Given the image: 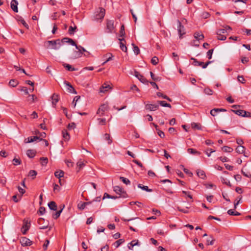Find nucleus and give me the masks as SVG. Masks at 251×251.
I'll return each instance as SVG.
<instances>
[{
	"label": "nucleus",
	"instance_id": "72a5a7b5",
	"mask_svg": "<svg viewBox=\"0 0 251 251\" xmlns=\"http://www.w3.org/2000/svg\"><path fill=\"white\" fill-rule=\"evenodd\" d=\"M197 174L199 177L203 179H205V178L206 177L205 174L203 170H198Z\"/></svg>",
	"mask_w": 251,
	"mask_h": 251
},
{
	"label": "nucleus",
	"instance_id": "bf43d9fd",
	"mask_svg": "<svg viewBox=\"0 0 251 251\" xmlns=\"http://www.w3.org/2000/svg\"><path fill=\"white\" fill-rule=\"evenodd\" d=\"M13 164L14 165H20L21 164V161L19 158H14L13 159Z\"/></svg>",
	"mask_w": 251,
	"mask_h": 251
},
{
	"label": "nucleus",
	"instance_id": "c03bdc74",
	"mask_svg": "<svg viewBox=\"0 0 251 251\" xmlns=\"http://www.w3.org/2000/svg\"><path fill=\"white\" fill-rule=\"evenodd\" d=\"M222 150L224 152H231L233 151L232 148L226 146H224L222 148Z\"/></svg>",
	"mask_w": 251,
	"mask_h": 251
},
{
	"label": "nucleus",
	"instance_id": "de8ad7c7",
	"mask_svg": "<svg viewBox=\"0 0 251 251\" xmlns=\"http://www.w3.org/2000/svg\"><path fill=\"white\" fill-rule=\"evenodd\" d=\"M120 179L125 184H126V185H128V184H130V180L126 178V177H123V176H120Z\"/></svg>",
	"mask_w": 251,
	"mask_h": 251
},
{
	"label": "nucleus",
	"instance_id": "ea45409f",
	"mask_svg": "<svg viewBox=\"0 0 251 251\" xmlns=\"http://www.w3.org/2000/svg\"><path fill=\"white\" fill-rule=\"evenodd\" d=\"M75 48L78 50L79 51H81L83 53V52H85L86 53H88V54H90V52L89 51H87L83 47L80 45H77L76 44V46H75Z\"/></svg>",
	"mask_w": 251,
	"mask_h": 251
},
{
	"label": "nucleus",
	"instance_id": "4d7b16f0",
	"mask_svg": "<svg viewBox=\"0 0 251 251\" xmlns=\"http://www.w3.org/2000/svg\"><path fill=\"white\" fill-rule=\"evenodd\" d=\"M46 212V208L44 207H40L39 208V210L37 212V213L40 215H43Z\"/></svg>",
	"mask_w": 251,
	"mask_h": 251
},
{
	"label": "nucleus",
	"instance_id": "7c9ffc66",
	"mask_svg": "<svg viewBox=\"0 0 251 251\" xmlns=\"http://www.w3.org/2000/svg\"><path fill=\"white\" fill-rule=\"evenodd\" d=\"M194 36V38L198 41L202 40L204 37L203 34H200L199 32H195Z\"/></svg>",
	"mask_w": 251,
	"mask_h": 251
},
{
	"label": "nucleus",
	"instance_id": "58836bf2",
	"mask_svg": "<svg viewBox=\"0 0 251 251\" xmlns=\"http://www.w3.org/2000/svg\"><path fill=\"white\" fill-rule=\"evenodd\" d=\"M245 150V147H244L243 146H239L236 148V151L237 153L241 154V153H243V152H244Z\"/></svg>",
	"mask_w": 251,
	"mask_h": 251
},
{
	"label": "nucleus",
	"instance_id": "6e6552de",
	"mask_svg": "<svg viewBox=\"0 0 251 251\" xmlns=\"http://www.w3.org/2000/svg\"><path fill=\"white\" fill-rule=\"evenodd\" d=\"M108 109V106L107 104H103L101 105L100 107L98 109L97 112V114H99L100 116H102L104 115L105 111H107Z\"/></svg>",
	"mask_w": 251,
	"mask_h": 251
},
{
	"label": "nucleus",
	"instance_id": "8fccbe9b",
	"mask_svg": "<svg viewBox=\"0 0 251 251\" xmlns=\"http://www.w3.org/2000/svg\"><path fill=\"white\" fill-rule=\"evenodd\" d=\"M221 180L223 183L228 186L229 187H231V184L229 180H226L224 177H221Z\"/></svg>",
	"mask_w": 251,
	"mask_h": 251
},
{
	"label": "nucleus",
	"instance_id": "423d86ee",
	"mask_svg": "<svg viewBox=\"0 0 251 251\" xmlns=\"http://www.w3.org/2000/svg\"><path fill=\"white\" fill-rule=\"evenodd\" d=\"M134 75L140 80L141 82L144 84H148L149 83V81L147 80V79L142 75L140 74V73L136 70H134Z\"/></svg>",
	"mask_w": 251,
	"mask_h": 251
},
{
	"label": "nucleus",
	"instance_id": "20e7f679",
	"mask_svg": "<svg viewBox=\"0 0 251 251\" xmlns=\"http://www.w3.org/2000/svg\"><path fill=\"white\" fill-rule=\"evenodd\" d=\"M37 223L38 225L41 226L39 227L40 229H46L49 226V221L48 220L45 221V220L43 218H39Z\"/></svg>",
	"mask_w": 251,
	"mask_h": 251
},
{
	"label": "nucleus",
	"instance_id": "5fc2aeb1",
	"mask_svg": "<svg viewBox=\"0 0 251 251\" xmlns=\"http://www.w3.org/2000/svg\"><path fill=\"white\" fill-rule=\"evenodd\" d=\"M132 161H133V163H134L136 164H137L139 167L142 168V170H144L145 169V168L143 166V164L139 161H138L137 160L134 159Z\"/></svg>",
	"mask_w": 251,
	"mask_h": 251
},
{
	"label": "nucleus",
	"instance_id": "69168bd1",
	"mask_svg": "<svg viewBox=\"0 0 251 251\" xmlns=\"http://www.w3.org/2000/svg\"><path fill=\"white\" fill-rule=\"evenodd\" d=\"M237 79L240 82L242 83H245V79L243 75H238L237 77Z\"/></svg>",
	"mask_w": 251,
	"mask_h": 251
},
{
	"label": "nucleus",
	"instance_id": "c85d7f7f",
	"mask_svg": "<svg viewBox=\"0 0 251 251\" xmlns=\"http://www.w3.org/2000/svg\"><path fill=\"white\" fill-rule=\"evenodd\" d=\"M63 66L69 71L72 72L77 70V69L73 67L71 65L68 64L63 63Z\"/></svg>",
	"mask_w": 251,
	"mask_h": 251
},
{
	"label": "nucleus",
	"instance_id": "37998d69",
	"mask_svg": "<svg viewBox=\"0 0 251 251\" xmlns=\"http://www.w3.org/2000/svg\"><path fill=\"white\" fill-rule=\"evenodd\" d=\"M9 84L12 87H16L18 84V81L16 79H11L10 80Z\"/></svg>",
	"mask_w": 251,
	"mask_h": 251
},
{
	"label": "nucleus",
	"instance_id": "2eb2a0df",
	"mask_svg": "<svg viewBox=\"0 0 251 251\" xmlns=\"http://www.w3.org/2000/svg\"><path fill=\"white\" fill-rule=\"evenodd\" d=\"M119 40L120 41V47L121 50L124 52H127V49L125 43H126L125 39L123 38L122 39H119Z\"/></svg>",
	"mask_w": 251,
	"mask_h": 251
},
{
	"label": "nucleus",
	"instance_id": "9d476101",
	"mask_svg": "<svg viewBox=\"0 0 251 251\" xmlns=\"http://www.w3.org/2000/svg\"><path fill=\"white\" fill-rule=\"evenodd\" d=\"M20 243L22 246H29L32 245V242L25 237H22L20 239Z\"/></svg>",
	"mask_w": 251,
	"mask_h": 251
},
{
	"label": "nucleus",
	"instance_id": "4c0bfd02",
	"mask_svg": "<svg viewBox=\"0 0 251 251\" xmlns=\"http://www.w3.org/2000/svg\"><path fill=\"white\" fill-rule=\"evenodd\" d=\"M138 187L148 192H151L152 191V190L149 189L147 186H142L141 184L138 185Z\"/></svg>",
	"mask_w": 251,
	"mask_h": 251
},
{
	"label": "nucleus",
	"instance_id": "c9c22d12",
	"mask_svg": "<svg viewBox=\"0 0 251 251\" xmlns=\"http://www.w3.org/2000/svg\"><path fill=\"white\" fill-rule=\"evenodd\" d=\"M190 59L191 60H193V62L192 63V65L195 66H199L201 64H203V62L199 61L197 59L194 57H191Z\"/></svg>",
	"mask_w": 251,
	"mask_h": 251
},
{
	"label": "nucleus",
	"instance_id": "a19ab883",
	"mask_svg": "<svg viewBox=\"0 0 251 251\" xmlns=\"http://www.w3.org/2000/svg\"><path fill=\"white\" fill-rule=\"evenodd\" d=\"M150 75L151 79L154 81H160L161 79V78L160 77L156 76L152 72H150Z\"/></svg>",
	"mask_w": 251,
	"mask_h": 251
},
{
	"label": "nucleus",
	"instance_id": "4468645a",
	"mask_svg": "<svg viewBox=\"0 0 251 251\" xmlns=\"http://www.w3.org/2000/svg\"><path fill=\"white\" fill-rule=\"evenodd\" d=\"M37 140H39V141H41L43 140L42 138H40V137L35 136L33 137H29L27 138H25L24 140V142L25 143H32L34 141H36Z\"/></svg>",
	"mask_w": 251,
	"mask_h": 251
},
{
	"label": "nucleus",
	"instance_id": "473e14b6",
	"mask_svg": "<svg viewBox=\"0 0 251 251\" xmlns=\"http://www.w3.org/2000/svg\"><path fill=\"white\" fill-rule=\"evenodd\" d=\"M77 27L76 25H74L73 26L72 25L70 26L69 28L68 33L70 35H74L75 32L77 30Z\"/></svg>",
	"mask_w": 251,
	"mask_h": 251
},
{
	"label": "nucleus",
	"instance_id": "f3484780",
	"mask_svg": "<svg viewBox=\"0 0 251 251\" xmlns=\"http://www.w3.org/2000/svg\"><path fill=\"white\" fill-rule=\"evenodd\" d=\"M62 43H67L69 44H70L71 45L73 46H76L75 42L71 38H69L68 37H64L61 40Z\"/></svg>",
	"mask_w": 251,
	"mask_h": 251
},
{
	"label": "nucleus",
	"instance_id": "09e8293b",
	"mask_svg": "<svg viewBox=\"0 0 251 251\" xmlns=\"http://www.w3.org/2000/svg\"><path fill=\"white\" fill-rule=\"evenodd\" d=\"M132 45L133 46V51L136 55H138L140 53V50L139 48L136 46L134 44L132 43Z\"/></svg>",
	"mask_w": 251,
	"mask_h": 251
},
{
	"label": "nucleus",
	"instance_id": "f8f14e48",
	"mask_svg": "<svg viewBox=\"0 0 251 251\" xmlns=\"http://www.w3.org/2000/svg\"><path fill=\"white\" fill-rule=\"evenodd\" d=\"M64 84L66 85V86L67 87V91L70 93H73L75 94H76L77 92L75 89V88L73 87V86L71 85L70 83L67 81H64Z\"/></svg>",
	"mask_w": 251,
	"mask_h": 251
},
{
	"label": "nucleus",
	"instance_id": "680f3d73",
	"mask_svg": "<svg viewBox=\"0 0 251 251\" xmlns=\"http://www.w3.org/2000/svg\"><path fill=\"white\" fill-rule=\"evenodd\" d=\"M109 56L106 59V60L102 63V65H104L105 63H106V62L112 60V58L113 57V56L112 55V54L111 53H109V54H106V56Z\"/></svg>",
	"mask_w": 251,
	"mask_h": 251
},
{
	"label": "nucleus",
	"instance_id": "bb28decb",
	"mask_svg": "<svg viewBox=\"0 0 251 251\" xmlns=\"http://www.w3.org/2000/svg\"><path fill=\"white\" fill-rule=\"evenodd\" d=\"M90 205L91 212L94 211L96 210H98L100 208V206L99 204L95 203V202L92 203H89Z\"/></svg>",
	"mask_w": 251,
	"mask_h": 251
},
{
	"label": "nucleus",
	"instance_id": "c756f323",
	"mask_svg": "<svg viewBox=\"0 0 251 251\" xmlns=\"http://www.w3.org/2000/svg\"><path fill=\"white\" fill-rule=\"evenodd\" d=\"M157 103L158 105H160L162 106L171 108V105L170 103H167L165 101L158 100Z\"/></svg>",
	"mask_w": 251,
	"mask_h": 251
},
{
	"label": "nucleus",
	"instance_id": "774afa93",
	"mask_svg": "<svg viewBox=\"0 0 251 251\" xmlns=\"http://www.w3.org/2000/svg\"><path fill=\"white\" fill-rule=\"evenodd\" d=\"M156 130L157 131L158 135L160 136V138H164L165 134L162 131L159 130V129H158V130Z\"/></svg>",
	"mask_w": 251,
	"mask_h": 251
},
{
	"label": "nucleus",
	"instance_id": "f704fd0d",
	"mask_svg": "<svg viewBox=\"0 0 251 251\" xmlns=\"http://www.w3.org/2000/svg\"><path fill=\"white\" fill-rule=\"evenodd\" d=\"M65 205H63L62 206V208H61L59 211H57L56 213L52 214V217L54 219H57L60 215L63 208H64Z\"/></svg>",
	"mask_w": 251,
	"mask_h": 251
},
{
	"label": "nucleus",
	"instance_id": "6e6d98bb",
	"mask_svg": "<svg viewBox=\"0 0 251 251\" xmlns=\"http://www.w3.org/2000/svg\"><path fill=\"white\" fill-rule=\"evenodd\" d=\"M104 136L105 140L108 141V144H110L112 143V141L110 139V135L108 133H105Z\"/></svg>",
	"mask_w": 251,
	"mask_h": 251
},
{
	"label": "nucleus",
	"instance_id": "052dcab7",
	"mask_svg": "<svg viewBox=\"0 0 251 251\" xmlns=\"http://www.w3.org/2000/svg\"><path fill=\"white\" fill-rule=\"evenodd\" d=\"M213 51H214V49H211V50H209L207 52V58L209 59H211V58H212V53L213 52Z\"/></svg>",
	"mask_w": 251,
	"mask_h": 251
},
{
	"label": "nucleus",
	"instance_id": "ddd939ff",
	"mask_svg": "<svg viewBox=\"0 0 251 251\" xmlns=\"http://www.w3.org/2000/svg\"><path fill=\"white\" fill-rule=\"evenodd\" d=\"M159 108L158 104H146L145 109L150 111H155Z\"/></svg>",
	"mask_w": 251,
	"mask_h": 251
},
{
	"label": "nucleus",
	"instance_id": "f03ea898",
	"mask_svg": "<svg viewBox=\"0 0 251 251\" xmlns=\"http://www.w3.org/2000/svg\"><path fill=\"white\" fill-rule=\"evenodd\" d=\"M113 189L114 192L120 195V197H123L124 198H127L128 197L126 191H125L122 187L119 186H115L113 187Z\"/></svg>",
	"mask_w": 251,
	"mask_h": 251
},
{
	"label": "nucleus",
	"instance_id": "49530a36",
	"mask_svg": "<svg viewBox=\"0 0 251 251\" xmlns=\"http://www.w3.org/2000/svg\"><path fill=\"white\" fill-rule=\"evenodd\" d=\"M41 163L42 166H45L48 162V159L47 157H42L40 158Z\"/></svg>",
	"mask_w": 251,
	"mask_h": 251
},
{
	"label": "nucleus",
	"instance_id": "1a4fd4ad",
	"mask_svg": "<svg viewBox=\"0 0 251 251\" xmlns=\"http://www.w3.org/2000/svg\"><path fill=\"white\" fill-rule=\"evenodd\" d=\"M226 32V29H219L217 31L216 34H217V39L219 40L224 41L226 39L225 35H223Z\"/></svg>",
	"mask_w": 251,
	"mask_h": 251
},
{
	"label": "nucleus",
	"instance_id": "338daca9",
	"mask_svg": "<svg viewBox=\"0 0 251 251\" xmlns=\"http://www.w3.org/2000/svg\"><path fill=\"white\" fill-rule=\"evenodd\" d=\"M50 243V241L48 239L46 240L45 243L43 245V248L44 251L47 249L48 246Z\"/></svg>",
	"mask_w": 251,
	"mask_h": 251
},
{
	"label": "nucleus",
	"instance_id": "5701e85b",
	"mask_svg": "<svg viewBox=\"0 0 251 251\" xmlns=\"http://www.w3.org/2000/svg\"><path fill=\"white\" fill-rule=\"evenodd\" d=\"M110 89H111L110 85L104 83L100 88V92L104 93Z\"/></svg>",
	"mask_w": 251,
	"mask_h": 251
},
{
	"label": "nucleus",
	"instance_id": "2f4dec72",
	"mask_svg": "<svg viewBox=\"0 0 251 251\" xmlns=\"http://www.w3.org/2000/svg\"><path fill=\"white\" fill-rule=\"evenodd\" d=\"M124 239H120L119 240L116 241L113 244V246L115 247V248H118L121 244L125 242Z\"/></svg>",
	"mask_w": 251,
	"mask_h": 251
},
{
	"label": "nucleus",
	"instance_id": "a211bd4d",
	"mask_svg": "<svg viewBox=\"0 0 251 251\" xmlns=\"http://www.w3.org/2000/svg\"><path fill=\"white\" fill-rule=\"evenodd\" d=\"M30 221L28 219H24L23 220V225L22 226V229L23 228H26L29 229L30 227Z\"/></svg>",
	"mask_w": 251,
	"mask_h": 251
},
{
	"label": "nucleus",
	"instance_id": "dca6fc26",
	"mask_svg": "<svg viewBox=\"0 0 251 251\" xmlns=\"http://www.w3.org/2000/svg\"><path fill=\"white\" fill-rule=\"evenodd\" d=\"M59 95L55 93H54L51 97V99L52 100V104L53 107H55L56 103L59 101Z\"/></svg>",
	"mask_w": 251,
	"mask_h": 251
},
{
	"label": "nucleus",
	"instance_id": "f257e3e1",
	"mask_svg": "<svg viewBox=\"0 0 251 251\" xmlns=\"http://www.w3.org/2000/svg\"><path fill=\"white\" fill-rule=\"evenodd\" d=\"M62 45L59 39L51 41H48L44 42V46L49 48L50 46L51 48L54 50H57L59 48L60 46Z\"/></svg>",
	"mask_w": 251,
	"mask_h": 251
},
{
	"label": "nucleus",
	"instance_id": "cd10ccee",
	"mask_svg": "<svg viewBox=\"0 0 251 251\" xmlns=\"http://www.w3.org/2000/svg\"><path fill=\"white\" fill-rule=\"evenodd\" d=\"M187 152L194 155H200L201 154L200 151H198L192 148H188L187 149Z\"/></svg>",
	"mask_w": 251,
	"mask_h": 251
},
{
	"label": "nucleus",
	"instance_id": "a18cd8bd",
	"mask_svg": "<svg viewBox=\"0 0 251 251\" xmlns=\"http://www.w3.org/2000/svg\"><path fill=\"white\" fill-rule=\"evenodd\" d=\"M126 35V33L125 31V26L124 25H122L121 26L120 30V36L121 37H124Z\"/></svg>",
	"mask_w": 251,
	"mask_h": 251
},
{
	"label": "nucleus",
	"instance_id": "603ef678",
	"mask_svg": "<svg viewBox=\"0 0 251 251\" xmlns=\"http://www.w3.org/2000/svg\"><path fill=\"white\" fill-rule=\"evenodd\" d=\"M37 173L35 170H30L28 174V176L32 177V178H34L37 175Z\"/></svg>",
	"mask_w": 251,
	"mask_h": 251
},
{
	"label": "nucleus",
	"instance_id": "79ce46f5",
	"mask_svg": "<svg viewBox=\"0 0 251 251\" xmlns=\"http://www.w3.org/2000/svg\"><path fill=\"white\" fill-rule=\"evenodd\" d=\"M192 127L193 128H195L198 130H201V126L200 124L199 123H193L192 124Z\"/></svg>",
	"mask_w": 251,
	"mask_h": 251
},
{
	"label": "nucleus",
	"instance_id": "a878e982",
	"mask_svg": "<svg viewBox=\"0 0 251 251\" xmlns=\"http://www.w3.org/2000/svg\"><path fill=\"white\" fill-rule=\"evenodd\" d=\"M62 133L65 141H68L70 139V135L66 129H64L62 130Z\"/></svg>",
	"mask_w": 251,
	"mask_h": 251
},
{
	"label": "nucleus",
	"instance_id": "3c124183",
	"mask_svg": "<svg viewBox=\"0 0 251 251\" xmlns=\"http://www.w3.org/2000/svg\"><path fill=\"white\" fill-rule=\"evenodd\" d=\"M158 58L157 57L154 56L151 59V63L153 65H156L158 63Z\"/></svg>",
	"mask_w": 251,
	"mask_h": 251
},
{
	"label": "nucleus",
	"instance_id": "e433bc0d",
	"mask_svg": "<svg viewBox=\"0 0 251 251\" xmlns=\"http://www.w3.org/2000/svg\"><path fill=\"white\" fill-rule=\"evenodd\" d=\"M64 175V172L62 170H60L59 171H56L54 173V176H55V177L59 179H60L62 177H63Z\"/></svg>",
	"mask_w": 251,
	"mask_h": 251
},
{
	"label": "nucleus",
	"instance_id": "0e129e2a",
	"mask_svg": "<svg viewBox=\"0 0 251 251\" xmlns=\"http://www.w3.org/2000/svg\"><path fill=\"white\" fill-rule=\"evenodd\" d=\"M98 120L99 121V124L100 125H105L106 124V119L105 118H98Z\"/></svg>",
	"mask_w": 251,
	"mask_h": 251
},
{
	"label": "nucleus",
	"instance_id": "412c9836",
	"mask_svg": "<svg viewBox=\"0 0 251 251\" xmlns=\"http://www.w3.org/2000/svg\"><path fill=\"white\" fill-rule=\"evenodd\" d=\"M139 245L140 243L138 240H133L128 244V248L129 250H132L134 246Z\"/></svg>",
	"mask_w": 251,
	"mask_h": 251
},
{
	"label": "nucleus",
	"instance_id": "4be33fe9",
	"mask_svg": "<svg viewBox=\"0 0 251 251\" xmlns=\"http://www.w3.org/2000/svg\"><path fill=\"white\" fill-rule=\"evenodd\" d=\"M36 153V151L35 150L29 149L26 151L27 156L30 158H33Z\"/></svg>",
	"mask_w": 251,
	"mask_h": 251
},
{
	"label": "nucleus",
	"instance_id": "9b49d317",
	"mask_svg": "<svg viewBox=\"0 0 251 251\" xmlns=\"http://www.w3.org/2000/svg\"><path fill=\"white\" fill-rule=\"evenodd\" d=\"M114 21L113 20H107L106 28L108 30V33H112L114 29Z\"/></svg>",
	"mask_w": 251,
	"mask_h": 251
},
{
	"label": "nucleus",
	"instance_id": "7ed1b4c3",
	"mask_svg": "<svg viewBox=\"0 0 251 251\" xmlns=\"http://www.w3.org/2000/svg\"><path fill=\"white\" fill-rule=\"evenodd\" d=\"M231 111L234 112L238 116L243 117H250L251 118V113L244 110H231Z\"/></svg>",
	"mask_w": 251,
	"mask_h": 251
},
{
	"label": "nucleus",
	"instance_id": "e2e57ef3",
	"mask_svg": "<svg viewBox=\"0 0 251 251\" xmlns=\"http://www.w3.org/2000/svg\"><path fill=\"white\" fill-rule=\"evenodd\" d=\"M76 127V125L75 123H72L68 125L67 128L69 130L74 129Z\"/></svg>",
	"mask_w": 251,
	"mask_h": 251
},
{
	"label": "nucleus",
	"instance_id": "864d4df0",
	"mask_svg": "<svg viewBox=\"0 0 251 251\" xmlns=\"http://www.w3.org/2000/svg\"><path fill=\"white\" fill-rule=\"evenodd\" d=\"M204 92L205 94L208 95H211L213 94V91L208 87L205 88L204 89Z\"/></svg>",
	"mask_w": 251,
	"mask_h": 251
},
{
	"label": "nucleus",
	"instance_id": "b1692460",
	"mask_svg": "<svg viewBox=\"0 0 251 251\" xmlns=\"http://www.w3.org/2000/svg\"><path fill=\"white\" fill-rule=\"evenodd\" d=\"M83 53L81 51H74L73 52V55L71 57L72 59H76L77 58H79L82 56Z\"/></svg>",
	"mask_w": 251,
	"mask_h": 251
},
{
	"label": "nucleus",
	"instance_id": "0eeeda50",
	"mask_svg": "<svg viewBox=\"0 0 251 251\" xmlns=\"http://www.w3.org/2000/svg\"><path fill=\"white\" fill-rule=\"evenodd\" d=\"M99 11L96 12V14L95 16V20H102L105 15V10L104 8L102 7L99 8Z\"/></svg>",
	"mask_w": 251,
	"mask_h": 251
},
{
	"label": "nucleus",
	"instance_id": "39448f33",
	"mask_svg": "<svg viewBox=\"0 0 251 251\" xmlns=\"http://www.w3.org/2000/svg\"><path fill=\"white\" fill-rule=\"evenodd\" d=\"M177 23L178 25L177 31L179 35V38L181 39L182 38V36L185 34L186 32L185 31L184 25H182V24L181 23L179 20H177Z\"/></svg>",
	"mask_w": 251,
	"mask_h": 251
},
{
	"label": "nucleus",
	"instance_id": "6ab92c4d",
	"mask_svg": "<svg viewBox=\"0 0 251 251\" xmlns=\"http://www.w3.org/2000/svg\"><path fill=\"white\" fill-rule=\"evenodd\" d=\"M92 202H81L80 201L79 203L77 204V208L80 210H83L85 209L86 206L87 205H89V203H92Z\"/></svg>",
	"mask_w": 251,
	"mask_h": 251
},
{
	"label": "nucleus",
	"instance_id": "aec40b11",
	"mask_svg": "<svg viewBox=\"0 0 251 251\" xmlns=\"http://www.w3.org/2000/svg\"><path fill=\"white\" fill-rule=\"evenodd\" d=\"M18 2L16 0H12L11 2V8L15 12H18Z\"/></svg>",
	"mask_w": 251,
	"mask_h": 251
},
{
	"label": "nucleus",
	"instance_id": "393cba45",
	"mask_svg": "<svg viewBox=\"0 0 251 251\" xmlns=\"http://www.w3.org/2000/svg\"><path fill=\"white\" fill-rule=\"evenodd\" d=\"M48 206L50 210L56 211L57 209V206L54 201H51L48 203Z\"/></svg>",
	"mask_w": 251,
	"mask_h": 251
},
{
	"label": "nucleus",
	"instance_id": "13d9d810",
	"mask_svg": "<svg viewBox=\"0 0 251 251\" xmlns=\"http://www.w3.org/2000/svg\"><path fill=\"white\" fill-rule=\"evenodd\" d=\"M80 98V96H75L74 100H73V101L72 102V105L74 106V107H75V106H76V102Z\"/></svg>",
	"mask_w": 251,
	"mask_h": 251
}]
</instances>
